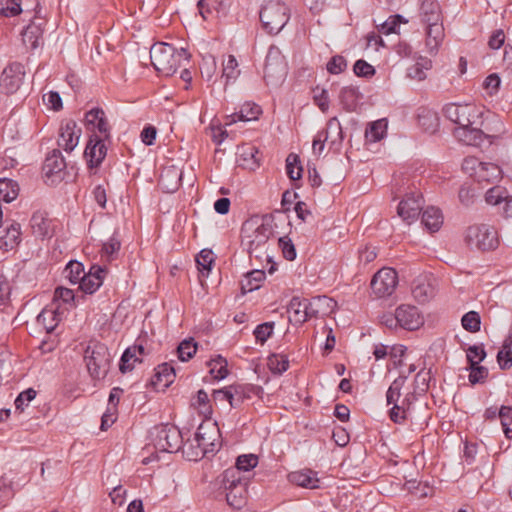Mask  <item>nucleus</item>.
<instances>
[{
    "mask_svg": "<svg viewBox=\"0 0 512 512\" xmlns=\"http://www.w3.org/2000/svg\"><path fill=\"white\" fill-rule=\"evenodd\" d=\"M444 116L458 125L455 137L466 145L480 147L491 136L482 131L483 112L473 104L449 103L443 107Z\"/></svg>",
    "mask_w": 512,
    "mask_h": 512,
    "instance_id": "nucleus-1",
    "label": "nucleus"
},
{
    "mask_svg": "<svg viewBox=\"0 0 512 512\" xmlns=\"http://www.w3.org/2000/svg\"><path fill=\"white\" fill-rule=\"evenodd\" d=\"M272 222L273 218L271 215H264L261 218V222H259L258 218H251L243 224L241 244L248 252L250 258L254 257L259 261L263 259L270 260L268 241L273 235Z\"/></svg>",
    "mask_w": 512,
    "mask_h": 512,
    "instance_id": "nucleus-2",
    "label": "nucleus"
},
{
    "mask_svg": "<svg viewBox=\"0 0 512 512\" xmlns=\"http://www.w3.org/2000/svg\"><path fill=\"white\" fill-rule=\"evenodd\" d=\"M190 54L186 49L177 50L172 45L160 42L150 48V59L155 70L164 75L172 76L183 61L189 62Z\"/></svg>",
    "mask_w": 512,
    "mask_h": 512,
    "instance_id": "nucleus-3",
    "label": "nucleus"
},
{
    "mask_svg": "<svg viewBox=\"0 0 512 512\" xmlns=\"http://www.w3.org/2000/svg\"><path fill=\"white\" fill-rule=\"evenodd\" d=\"M289 19V8L280 0H267L260 10L262 26L269 34H278Z\"/></svg>",
    "mask_w": 512,
    "mask_h": 512,
    "instance_id": "nucleus-4",
    "label": "nucleus"
},
{
    "mask_svg": "<svg viewBox=\"0 0 512 512\" xmlns=\"http://www.w3.org/2000/svg\"><path fill=\"white\" fill-rule=\"evenodd\" d=\"M221 487L226 492L227 504L241 509L247 500V480L239 476L237 469H226L221 475Z\"/></svg>",
    "mask_w": 512,
    "mask_h": 512,
    "instance_id": "nucleus-5",
    "label": "nucleus"
},
{
    "mask_svg": "<svg viewBox=\"0 0 512 512\" xmlns=\"http://www.w3.org/2000/svg\"><path fill=\"white\" fill-rule=\"evenodd\" d=\"M86 366L93 379H103L111 365V354L108 348L101 343L88 346L84 356Z\"/></svg>",
    "mask_w": 512,
    "mask_h": 512,
    "instance_id": "nucleus-6",
    "label": "nucleus"
},
{
    "mask_svg": "<svg viewBox=\"0 0 512 512\" xmlns=\"http://www.w3.org/2000/svg\"><path fill=\"white\" fill-rule=\"evenodd\" d=\"M152 443L161 452H178L183 445L181 431L174 425L161 424L151 431Z\"/></svg>",
    "mask_w": 512,
    "mask_h": 512,
    "instance_id": "nucleus-7",
    "label": "nucleus"
},
{
    "mask_svg": "<svg viewBox=\"0 0 512 512\" xmlns=\"http://www.w3.org/2000/svg\"><path fill=\"white\" fill-rule=\"evenodd\" d=\"M466 242L469 246L481 251H491L498 247L499 240L494 227L487 224L473 225L468 227Z\"/></svg>",
    "mask_w": 512,
    "mask_h": 512,
    "instance_id": "nucleus-8",
    "label": "nucleus"
},
{
    "mask_svg": "<svg viewBox=\"0 0 512 512\" xmlns=\"http://www.w3.org/2000/svg\"><path fill=\"white\" fill-rule=\"evenodd\" d=\"M286 75L287 64L285 57L277 46H270L264 66V79L266 83L268 85H277L285 79Z\"/></svg>",
    "mask_w": 512,
    "mask_h": 512,
    "instance_id": "nucleus-9",
    "label": "nucleus"
},
{
    "mask_svg": "<svg viewBox=\"0 0 512 512\" xmlns=\"http://www.w3.org/2000/svg\"><path fill=\"white\" fill-rule=\"evenodd\" d=\"M219 436V429L215 425L200 424L195 433L194 441L197 444L192 453H187L190 459L197 460L209 453L217 451L216 437Z\"/></svg>",
    "mask_w": 512,
    "mask_h": 512,
    "instance_id": "nucleus-10",
    "label": "nucleus"
},
{
    "mask_svg": "<svg viewBox=\"0 0 512 512\" xmlns=\"http://www.w3.org/2000/svg\"><path fill=\"white\" fill-rule=\"evenodd\" d=\"M397 284V272L392 268H382L373 276L371 289L378 297H385L394 292Z\"/></svg>",
    "mask_w": 512,
    "mask_h": 512,
    "instance_id": "nucleus-11",
    "label": "nucleus"
},
{
    "mask_svg": "<svg viewBox=\"0 0 512 512\" xmlns=\"http://www.w3.org/2000/svg\"><path fill=\"white\" fill-rule=\"evenodd\" d=\"M24 65L14 62L8 65L2 72L0 87L7 93L13 94L19 90L25 77Z\"/></svg>",
    "mask_w": 512,
    "mask_h": 512,
    "instance_id": "nucleus-12",
    "label": "nucleus"
},
{
    "mask_svg": "<svg viewBox=\"0 0 512 512\" xmlns=\"http://www.w3.org/2000/svg\"><path fill=\"white\" fill-rule=\"evenodd\" d=\"M423 209V198L421 194L410 193L401 200L397 213L406 222H413L418 218Z\"/></svg>",
    "mask_w": 512,
    "mask_h": 512,
    "instance_id": "nucleus-13",
    "label": "nucleus"
},
{
    "mask_svg": "<svg viewBox=\"0 0 512 512\" xmlns=\"http://www.w3.org/2000/svg\"><path fill=\"white\" fill-rule=\"evenodd\" d=\"M107 270L99 265H92L79 283V289L85 294H93L103 284Z\"/></svg>",
    "mask_w": 512,
    "mask_h": 512,
    "instance_id": "nucleus-14",
    "label": "nucleus"
},
{
    "mask_svg": "<svg viewBox=\"0 0 512 512\" xmlns=\"http://www.w3.org/2000/svg\"><path fill=\"white\" fill-rule=\"evenodd\" d=\"M104 140V138L98 135H92L90 137L84 152L90 168L98 167L105 158L107 148L104 144Z\"/></svg>",
    "mask_w": 512,
    "mask_h": 512,
    "instance_id": "nucleus-15",
    "label": "nucleus"
},
{
    "mask_svg": "<svg viewBox=\"0 0 512 512\" xmlns=\"http://www.w3.org/2000/svg\"><path fill=\"white\" fill-rule=\"evenodd\" d=\"M81 130L77 129V124L74 120H68L60 128V136L58 139V146L63 148L66 152H71L77 146Z\"/></svg>",
    "mask_w": 512,
    "mask_h": 512,
    "instance_id": "nucleus-16",
    "label": "nucleus"
},
{
    "mask_svg": "<svg viewBox=\"0 0 512 512\" xmlns=\"http://www.w3.org/2000/svg\"><path fill=\"white\" fill-rule=\"evenodd\" d=\"M304 301L308 319L323 317L331 312L336 305L333 299L326 296L315 297L312 300L304 299Z\"/></svg>",
    "mask_w": 512,
    "mask_h": 512,
    "instance_id": "nucleus-17",
    "label": "nucleus"
},
{
    "mask_svg": "<svg viewBox=\"0 0 512 512\" xmlns=\"http://www.w3.org/2000/svg\"><path fill=\"white\" fill-rule=\"evenodd\" d=\"M412 295L419 303L429 301L435 294L432 284V278L427 275H421L412 282Z\"/></svg>",
    "mask_w": 512,
    "mask_h": 512,
    "instance_id": "nucleus-18",
    "label": "nucleus"
},
{
    "mask_svg": "<svg viewBox=\"0 0 512 512\" xmlns=\"http://www.w3.org/2000/svg\"><path fill=\"white\" fill-rule=\"evenodd\" d=\"M397 314L402 329L416 330L423 323L419 311L415 306L402 304L397 307Z\"/></svg>",
    "mask_w": 512,
    "mask_h": 512,
    "instance_id": "nucleus-19",
    "label": "nucleus"
},
{
    "mask_svg": "<svg viewBox=\"0 0 512 512\" xmlns=\"http://www.w3.org/2000/svg\"><path fill=\"white\" fill-rule=\"evenodd\" d=\"M85 122L88 127L92 126L93 129H97L104 139L110 138V126L103 109L98 107L92 108L85 114Z\"/></svg>",
    "mask_w": 512,
    "mask_h": 512,
    "instance_id": "nucleus-20",
    "label": "nucleus"
},
{
    "mask_svg": "<svg viewBox=\"0 0 512 512\" xmlns=\"http://www.w3.org/2000/svg\"><path fill=\"white\" fill-rule=\"evenodd\" d=\"M175 376V369L168 363H162L155 369L151 385L157 390H165L173 383Z\"/></svg>",
    "mask_w": 512,
    "mask_h": 512,
    "instance_id": "nucleus-21",
    "label": "nucleus"
},
{
    "mask_svg": "<svg viewBox=\"0 0 512 512\" xmlns=\"http://www.w3.org/2000/svg\"><path fill=\"white\" fill-rule=\"evenodd\" d=\"M261 107L255 103L246 102L244 103L238 112L228 115L225 125H231L237 121H252L258 119L261 114Z\"/></svg>",
    "mask_w": 512,
    "mask_h": 512,
    "instance_id": "nucleus-22",
    "label": "nucleus"
},
{
    "mask_svg": "<svg viewBox=\"0 0 512 512\" xmlns=\"http://www.w3.org/2000/svg\"><path fill=\"white\" fill-rule=\"evenodd\" d=\"M260 387L245 384L231 385L230 406L239 407L246 399H250L252 394H258Z\"/></svg>",
    "mask_w": 512,
    "mask_h": 512,
    "instance_id": "nucleus-23",
    "label": "nucleus"
},
{
    "mask_svg": "<svg viewBox=\"0 0 512 512\" xmlns=\"http://www.w3.org/2000/svg\"><path fill=\"white\" fill-rule=\"evenodd\" d=\"M21 229L20 224L16 222L3 223L0 225V244L13 248L20 241Z\"/></svg>",
    "mask_w": 512,
    "mask_h": 512,
    "instance_id": "nucleus-24",
    "label": "nucleus"
},
{
    "mask_svg": "<svg viewBox=\"0 0 512 512\" xmlns=\"http://www.w3.org/2000/svg\"><path fill=\"white\" fill-rule=\"evenodd\" d=\"M65 168L66 162L62 156L61 151L58 149L52 150V152L47 155L43 164V171L46 177L58 175L63 172Z\"/></svg>",
    "mask_w": 512,
    "mask_h": 512,
    "instance_id": "nucleus-25",
    "label": "nucleus"
},
{
    "mask_svg": "<svg viewBox=\"0 0 512 512\" xmlns=\"http://www.w3.org/2000/svg\"><path fill=\"white\" fill-rule=\"evenodd\" d=\"M287 312L289 313V322L293 325H302L308 320L304 298L292 297L288 304Z\"/></svg>",
    "mask_w": 512,
    "mask_h": 512,
    "instance_id": "nucleus-26",
    "label": "nucleus"
},
{
    "mask_svg": "<svg viewBox=\"0 0 512 512\" xmlns=\"http://www.w3.org/2000/svg\"><path fill=\"white\" fill-rule=\"evenodd\" d=\"M60 322V315L57 309L44 308L36 318V324L47 334L52 333Z\"/></svg>",
    "mask_w": 512,
    "mask_h": 512,
    "instance_id": "nucleus-27",
    "label": "nucleus"
},
{
    "mask_svg": "<svg viewBox=\"0 0 512 512\" xmlns=\"http://www.w3.org/2000/svg\"><path fill=\"white\" fill-rule=\"evenodd\" d=\"M289 480L291 483L298 486L315 489L318 488L319 479L316 473L312 470L295 471L289 474Z\"/></svg>",
    "mask_w": 512,
    "mask_h": 512,
    "instance_id": "nucleus-28",
    "label": "nucleus"
},
{
    "mask_svg": "<svg viewBox=\"0 0 512 512\" xmlns=\"http://www.w3.org/2000/svg\"><path fill=\"white\" fill-rule=\"evenodd\" d=\"M420 17L423 23L441 21L440 6L436 0H420Z\"/></svg>",
    "mask_w": 512,
    "mask_h": 512,
    "instance_id": "nucleus-29",
    "label": "nucleus"
},
{
    "mask_svg": "<svg viewBox=\"0 0 512 512\" xmlns=\"http://www.w3.org/2000/svg\"><path fill=\"white\" fill-rule=\"evenodd\" d=\"M422 224L431 232H436L443 224V216L439 208L428 207L422 213Z\"/></svg>",
    "mask_w": 512,
    "mask_h": 512,
    "instance_id": "nucleus-30",
    "label": "nucleus"
},
{
    "mask_svg": "<svg viewBox=\"0 0 512 512\" xmlns=\"http://www.w3.org/2000/svg\"><path fill=\"white\" fill-rule=\"evenodd\" d=\"M265 272L263 270L255 269L248 272L244 279L241 280V292L246 294L261 287L262 282L265 280Z\"/></svg>",
    "mask_w": 512,
    "mask_h": 512,
    "instance_id": "nucleus-31",
    "label": "nucleus"
},
{
    "mask_svg": "<svg viewBox=\"0 0 512 512\" xmlns=\"http://www.w3.org/2000/svg\"><path fill=\"white\" fill-rule=\"evenodd\" d=\"M425 24L427 25V46H429L430 49H437V47L444 38V27L442 24V20L427 22Z\"/></svg>",
    "mask_w": 512,
    "mask_h": 512,
    "instance_id": "nucleus-32",
    "label": "nucleus"
},
{
    "mask_svg": "<svg viewBox=\"0 0 512 512\" xmlns=\"http://www.w3.org/2000/svg\"><path fill=\"white\" fill-rule=\"evenodd\" d=\"M501 169L494 163L481 162L476 170V179L479 182H494L501 178Z\"/></svg>",
    "mask_w": 512,
    "mask_h": 512,
    "instance_id": "nucleus-33",
    "label": "nucleus"
},
{
    "mask_svg": "<svg viewBox=\"0 0 512 512\" xmlns=\"http://www.w3.org/2000/svg\"><path fill=\"white\" fill-rule=\"evenodd\" d=\"M361 98L358 88L353 86L343 87L339 94L340 103L346 111H354Z\"/></svg>",
    "mask_w": 512,
    "mask_h": 512,
    "instance_id": "nucleus-34",
    "label": "nucleus"
},
{
    "mask_svg": "<svg viewBox=\"0 0 512 512\" xmlns=\"http://www.w3.org/2000/svg\"><path fill=\"white\" fill-rule=\"evenodd\" d=\"M145 353V349L143 345H134L132 347H128L121 356L119 369L122 373H126L133 369V364L130 363L131 360L134 362H141V360L137 357V354L143 355Z\"/></svg>",
    "mask_w": 512,
    "mask_h": 512,
    "instance_id": "nucleus-35",
    "label": "nucleus"
},
{
    "mask_svg": "<svg viewBox=\"0 0 512 512\" xmlns=\"http://www.w3.org/2000/svg\"><path fill=\"white\" fill-rule=\"evenodd\" d=\"M43 30L40 24L32 22L22 32L23 43L31 49H36L40 45Z\"/></svg>",
    "mask_w": 512,
    "mask_h": 512,
    "instance_id": "nucleus-36",
    "label": "nucleus"
},
{
    "mask_svg": "<svg viewBox=\"0 0 512 512\" xmlns=\"http://www.w3.org/2000/svg\"><path fill=\"white\" fill-rule=\"evenodd\" d=\"M33 233L39 237H46L50 234V220L44 212H35L30 220Z\"/></svg>",
    "mask_w": 512,
    "mask_h": 512,
    "instance_id": "nucleus-37",
    "label": "nucleus"
},
{
    "mask_svg": "<svg viewBox=\"0 0 512 512\" xmlns=\"http://www.w3.org/2000/svg\"><path fill=\"white\" fill-rule=\"evenodd\" d=\"M388 122L386 119H379L370 123L365 131V139L367 142H378L387 134Z\"/></svg>",
    "mask_w": 512,
    "mask_h": 512,
    "instance_id": "nucleus-38",
    "label": "nucleus"
},
{
    "mask_svg": "<svg viewBox=\"0 0 512 512\" xmlns=\"http://www.w3.org/2000/svg\"><path fill=\"white\" fill-rule=\"evenodd\" d=\"M18 183L12 179L0 178V200L10 203L18 196Z\"/></svg>",
    "mask_w": 512,
    "mask_h": 512,
    "instance_id": "nucleus-39",
    "label": "nucleus"
},
{
    "mask_svg": "<svg viewBox=\"0 0 512 512\" xmlns=\"http://www.w3.org/2000/svg\"><path fill=\"white\" fill-rule=\"evenodd\" d=\"M407 378V375H400L391 383L386 392V400L388 405L395 406V404H399L401 390L405 385Z\"/></svg>",
    "mask_w": 512,
    "mask_h": 512,
    "instance_id": "nucleus-40",
    "label": "nucleus"
},
{
    "mask_svg": "<svg viewBox=\"0 0 512 512\" xmlns=\"http://www.w3.org/2000/svg\"><path fill=\"white\" fill-rule=\"evenodd\" d=\"M209 367V373L216 380H222L228 375L227 360L221 355H217L215 358L207 362Z\"/></svg>",
    "mask_w": 512,
    "mask_h": 512,
    "instance_id": "nucleus-41",
    "label": "nucleus"
},
{
    "mask_svg": "<svg viewBox=\"0 0 512 512\" xmlns=\"http://www.w3.org/2000/svg\"><path fill=\"white\" fill-rule=\"evenodd\" d=\"M258 154L259 151L256 147L249 146L244 148L240 154V165L249 170H255L260 165Z\"/></svg>",
    "mask_w": 512,
    "mask_h": 512,
    "instance_id": "nucleus-42",
    "label": "nucleus"
},
{
    "mask_svg": "<svg viewBox=\"0 0 512 512\" xmlns=\"http://www.w3.org/2000/svg\"><path fill=\"white\" fill-rule=\"evenodd\" d=\"M303 168L300 165L299 156L293 153H290L286 158V173L287 176L293 180H299L302 177Z\"/></svg>",
    "mask_w": 512,
    "mask_h": 512,
    "instance_id": "nucleus-43",
    "label": "nucleus"
},
{
    "mask_svg": "<svg viewBox=\"0 0 512 512\" xmlns=\"http://www.w3.org/2000/svg\"><path fill=\"white\" fill-rule=\"evenodd\" d=\"M461 324L470 333L479 332L481 329V317L478 312L469 311L463 315Z\"/></svg>",
    "mask_w": 512,
    "mask_h": 512,
    "instance_id": "nucleus-44",
    "label": "nucleus"
},
{
    "mask_svg": "<svg viewBox=\"0 0 512 512\" xmlns=\"http://www.w3.org/2000/svg\"><path fill=\"white\" fill-rule=\"evenodd\" d=\"M21 0H0V15L14 17L23 12Z\"/></svg>",
    "mask_w": 512,
    "mask_h": 512,
    "instance_id": "nucleus-45",
    "label": "nucleus"
},
{
    "mask_svg": "<svg viewBox=\"0 0 512 512\" xmlns=\"http://www.w3.org/2000/svg\"><path fill=\"white\" fill-rule=\"evenodd\" d=\"M65 272L67 273V278L72 284H79L82 276L86 274L84 272L83 264L76 260H72L66 265Z\"/></svg>",
    "mask_w": 512,
    "mask_h": 512,
    "instance_id": "nucleus-46",
    "label": "nucleus"
},
{
    "mask_svg": "<svg viewBox=\"0 0 512 512\" xmlns=\"http://www.w3.org/2000/svg\"><path fill=\"white\" fill-rule=\"evenodd\" d=\"M268 366L275 374H282L289 368L288 357L284 354H272L268 358Z\"/></svg>",
    "mask_w": 512,
    "mask_h": 512,
    "instance_id": "nucleus-47",
    "label": "nucleus"
},
{
    "mask_svg": "<svg viewBox=\"0 0 512 512\" xmlns=\"http://www.w3.org/2000/svg\"><path fill=\"white\" fill-rule=\"evenodd\" d=\"M197 351V343L194 340H183L177 347L178 358L185 362L191 359Z\"/></svg>",
    "mask_w": 512,
    "mask_h": 512,
    "instance_id": "nucleus-48",
    "label": "nucleus"
},
{
    "mask_svg": "<svg viewBox=\"0 0 512 512\" xmlns=\"http://www.w3.org/2000/svg\"><path fill=\"white\" fill-rule=\"evenodd\" d=\"M258 464V457L254 454H244L238 456L236 460V465L231 467L230 469H237L239 472V476H241L242 471H250Z\"/></svg>",
    "mask_w": 512,
    "mask_h": 512,
    "instance_id": "nucleus-49",
    "label": "nucleus"
},
{
    "mask_svg": "<svg viewBox=\"0 0 512 512\" xmlns=\"http://www.w3.org/2000/svg\"><path fill=\"white\" fill-rule=\"evenodd\" d=\"M498 417L501 420L505 436L512 439V407L502 406L498 411Z\"/></svg>",
    "mask_w": 512,
    "mask_h": 512,
    "instance_id": "nucleus-50",
    "label": "nucleus"
},
{
    "mask_svg": "<svg viewBox=\"0 0 512 512\" xmlns=\"http://www.w3.org/2000/svg\"><path fill=\"white\" fill-rule=\"evenodd\" d=\"M429 67L430 61L427 59H421V62H417L407 69V76L411 79L422 81L426 78L424 70L429 69Z\"/></svg>",
    "mask_w": 512,
    "mask_h": 512,
    "instance_id": "nucleus-51",
    "label": "nucleus"
},
{
    "mask_svg": "<svg viewBox=\"0 0 512 512\" xmlns=\"http://www.w3.org/2000/svg\"><path fill=\"white\" fill-rule=\"evenodd\" d=\"M431 379L430 371L420 370L414 379V391L418 395L424 394L429 388V381Z\"/></svg>",
    "mask_w": 512,
    "mask_h": 512,
    "instance_id": "nucleus-52",
    "label": "nucleus"
},
{
    "mask_svg": "<svg viewBox=\"0 0 512 512\" xmlns=\"http://www.w3.org/2000/svg\"><path fill=\"white\" fill-rule=\"evenodd\" d=\"M196 263L200 272L210 271L214 263L213 252L208 249L201 250L196 257Z\"/></svg>",
    "mask_w": 512,
    "mask_h": 512,
    "instance_id": "nucleus-53",
    "label": "nucleus"
},
{
    "mask_svg": "<svg viewBox=\"0 0 512 512\" xmlns=\"http://www.w3.org/2000/svg\"><path fill=\"white\" fill-rule=\"evenodd\" d=\"M121 247V242L117 237V233H114L110 239L103 244L102 252L109 259H113L114 255L118 253Z\"/></svg>",
    "mask_w": 512,
    "mask_h": 512,
    "instance_id": "nucleus-54",
    "label": "nucleus"
},
{
    "mask_svg": "<svg viewBox=\"0 0 512 512\" xmlns=\"http://www.w3.org/2000/svg\"><path fill=\"white\" fill-rule=\"evenodd\" d=\"M274 322H265L259 324L254 330V336L258 342L263 344L272 335Z\"/></svg>",
    "mask_w": 512,
    "mask_h": 512,
    "instance_id": "nucleus-55",
    "label": "nucleus"
},
{
    "mask_svg": "<svg viewBox=\"0 0 512 512\" xmlns=\"http://www.w3.org/2000/svg\"><path fill=\"white\" fill-rule=\"evenodd\" d=\"M347 67L346 59L341 55L333 56L327 63V70L331 74H339Z\"/></svg>",
    "mask_w": 512,
    "mask_h": 512,
    "instance_id": "nucleus-56",
    "label": "nucleus"
},
{
    "mask_svg": "<svg viewBox=\"0 0 512 512\" xmlns=\"http://www.w3.org/2000/svg\"><path fill=\"white\" fill-rule=\"evenodd\" d=\"M353 70L354 73L360 77L369 78L375 74V68L362 59L355 62Z\"/></svg>",
    "mask_w": 512,
    "mask_h": 512,
    "instance_id": "nucleus-57",
    "label": "nucleus"
},
{
    "mask_svg": "<svg viewBox=\"0 0 512 512\" xmlns=\"http://www.w3.org/2000/svg\"><path fill=\"white\" fill-rule=\"evenodd\" d=\"M458 197L463 205L469 206L474 201L475 190L468 183H464L459 189Z\"/></svg>",
    "mask_w": 512,
    "mask_h": 512,
    "instance_id": "nucleus-58",
    "label": "nucleus"
},
{
    "mask_svg": "<svg viewBox=\"0 0 512 512\" xmlns=\"http://www.w3.org/2000/svg\"><path fill=\"white\" fill-rule=\"evenodd\" d=\"M279 246L282 249L283 256L292 261L296 258V250L295 246L290 239H286L285 237H281L278 240Z\"/></svg>",
    "mask_w": 512,
    "mask_h": 512,
    "instance_id": "nucleus-59",
    "label": "nucleus"
},
{
    "mask_svg": "<svg viewBox=\"0 0 512 512\" xmlns=\"http://www.w3.org/2000/svg\"><path fill=\"white\" fill-rule=\"evenodd\" d=\"M380 322L387 328L391 330H395L397 328H401V322L397 314V309L395 313H384L380 316Z\"/></svg>",
    "mask_w": 512,
    "mask_h": 512,
    "instance_id": "nucleus-60",
    "label": "nucleus"
},
{
    "mask_svg": "<svg viewBox=\"0 0 512 512\" xmlns=\"http://www.w3.org/2000/svg\"><path fill=\"white\" fill-rule=\"evenodd\" d=\"M36 397V391L32 388H29L23 392H21L17 398L15 399V407L17 410H23L24 405L28 402L32 401Z\"/></svg>",
    "mask_w": 512,
    "mask_h": 512,
    "instance_id": "nucleus-61",
    "label": "nucleus"
},
{
    "mask_svg": "<svg viewBox=\"0 0 512 512\" xmlns=\"http://www.w3.org/2000/svg\"><path fill=\"white\" fill-rule=\"evenodd\" d=\"M497 362L502 370L509 369L512 366V350L502 348L497 354Z\"/></svg>",
    "mask_w": 512,
    "mask_h": 512,
    "instance_id": "nucleus-62",
    "label": "nucleus"
},
{
    "mask_svg": "<svg viewBox=\"0 0 512 512\" xmlns=\"http://www.w3.org/2000/svg\"><path fill=\"white\" fill-rule=\"evenodd\" d=\"M43 101L54 111L62 108V99L58 92L50 91L43 96Z\"/></svg>",
    "mask_w": 512,
    "mask_h": 512,
    "instance_id": "nucleus-63",
    "label": "nucleus"
},
{
    "mask_svg": "<svg viewBox=\"0 0 512 512\" xmlns=\"http://www.w3.org/2000/svg\"><path fill=\"white\" fill-rule=\"evenodd\" d=\"M238 66V63L233 55H229L226 63L224 64L223 68V76L229 79H235L238 72L236 71V68Z\"/></svg>",
    "mask_w": 512,
    "mask_h": 512,
    "instance_id": "nucleus-64",
    "label": "nucleus"
}]
</instances>
